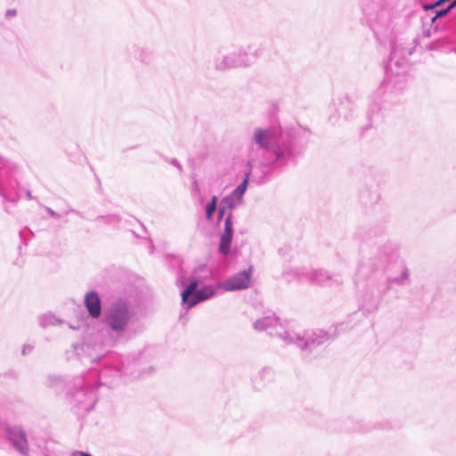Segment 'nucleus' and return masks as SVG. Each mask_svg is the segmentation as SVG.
<instances>
[{
  "label": "nucleus",
  "instance_id": "aec40b11",
  "mask_svg": "<svg viewBox=\"0 0 456 456\" xmlns=\"http://www.w3.org/2000/svg\"><path fill=\"white\" fill-rule=\"evenodd\" d=\"M241 201L237 199L234 195H232V193L224 197L221 200H220V205L222 207H224V209H226L227 211H231L232 209H233L234 208H236L237 206L240 205Z\"/></svg>",
  "mask_w": 456,
  "mask_h": 456
},
{
  "label": "nucleus",
  "instance_id": "a878e982",
  "mask_svg": "<svg viewBox=\"0 0 456 456\" xmlns=\"http://www.w3.org/2000/svg\"><path fill=\"white\" fill-rule=\"evenodd\" d=\"M437 44V50H449L451 47V42L448 38L443 37L436 39Z\"/></svg>",
  "mask_w": 456,
  "mask_h": 456
},
{
  "label": "nucleus",
  "instance_id": "ddd939ff",
  "mask_svg": "<svg viewBox=\"0 0 456 456\" xmlns=\"http://www.w3.org/2000/svg\"><path fill=\"white\" fill-rule=\"evenodd\" d=\"M71 354L69 358H72L74 355L83 364L94 363L102 358V356L94 355V349L87 344L73 345Z\"/></svg>",
  "mask_w": 456,
  "mask_h": 456
},
{
  "label": "nucleus",
  "instance_id": "f257e3e1",
  "mask_svg": "<svg viewBox=\"0 0 456 456\" xmlns=\"http://www.w3.org/2000/svg\"><path fill=\"white\" fill-rule=\"evenodd\" d=\"M250 144L249 166L258 163L263 167L283 168L299 154L296 147L295 131L284 130L279 125L256 127Z\"/></svg>",
  "mask_w": 456,
  "mask_h": 456
},
{
  "label": "nucleus",
  "instance_id": "0eeeda50",
  "mask_svg": "<svg viewBox=\"0 0 456 456\" xmlns=\"http://www.w3.org/2000/svg\"><path fill=\"white\" fill-rule=\"evenodd\" d=\"M283 277L291 281L306 280L321 287L339 288L344 280L340 274H331L323 269L295 268L283 273Z\"/></svg>",
  "mask_w": 456,
  "mask_h": 456
},
{
  "label": "nucleus",
  "instance_id": "20e7f679",
  "mask_svg": "<svg viewBox=\"0 0 456 456\" xmlns=\"http://www.w3.org/2000/svg\"><path fill=\"white\" fill-rule=\"evenodd\" d=\"M413 53V47L395 45L392 48L387 68V78L382 81L373 94L374 100H380L387 92L395 94L405 87V71L407 69V58Z\"/></svg>",
  "mask_w": 456,
  "mask_h": 456
},
{
  "label": "nucleus",
  "instance_id": "4be33fe9",
  "mask_svg": "<svg viewBox=\"0 0 456 456\" xmlns=\"http://www.w3.org/2000/svg\"><path fill=\"white\" fill-rule=\"evenodd\" d=\"M135 58L142 63H150L152 60L151 53L144 48H137L134 51Z\"/></svg>",
  "mask_w": 456,
  "mask_h": 456
},
{
  "label": "nucleus",
  "instance_id": "f704fd0d",
  "mask_svg": "<svg viewBox=\"0 0 456 456\" xmlns=\"http://www.w3.org/2000/svg\"><path fill=\"white\" fill-rule=\"evenodd\" d=\"M110 218V222H112V223H118L119 221L118 218L115 216H112Z\"/></svg>",
  "mask_w": 456,
  "mask_h": 456
},
{
  "label": "nucleus",
  "instance_id": "412c9836",
  "mask_svg": "<svg viewBox=\"0 0 456 456\" xmlns=\"http://www.w3.org/2000/svg\"><path fill=\"white\" fill-rule=\"evenodd\" d=\"M397 284L398 286H406L409 284V272L406 268L403 269L401 275L387 279V285Z\"/></svg>",
  "mask_w": 456,
  "mask_h": 456
},
{
  "label": "nucleus",
  "instance_id": "7ed1b4c3",
  "mask_svg": "<svg viewBox=\"0 0 456 456\" xmlns=\"http://www.w3.org/2000/svg\"><path fill=\"white\" fill-rule=\"evenodd\" d=\"M127 374H133V372L129 370L128 366L124 362H122L120 368H116L112 370L103 369L99 373L96 371H91L87 374L86 378H77L75 379V390L71 395L77 405L81 406L86 411H90L96 401L95 393L94 391V385L91 382L92 379L96 376L98 377V387H111L115 379Z\"/></svg>",
  "mask_w": 456,
  "mask_h": 456
},
{
  "label": "nucleus",
  "instance_id": "72a5a7b5",
  "mask_svg": "<svg viewBox=\"0 0 456 456\" xmlns=\"http://www.w3.org/2000/svg\"><path fill=\"white\" fill-rule=\"evenodd\" d=\"M193 188H194L195 191H200V186H199L197 181L193 182Z\"/></svg>",
  "mask_w": 456,
  "mask_h": 456
},
{
  "label": "nucleus",
  "instance_id": "2eb2a0df",
  "mask_svg": "<svg viewBox=\"0 0 456 456\" xmlns=\"http://www.w3.org/2000/svg\"><path fill=\"white\" fill-rule=\"evenodd\" d=\"M181 296L183 304L186 305L188 309L199 304L200 302H196L200 297L198 293V281L195 280L191 281L186 289L183 290Z\"/></svg>",
  "mask_w": 456,
  "mask_h": 456
},
{
  "label": "nucleus",
  "instance_id": "39448f33",
  "mask_svg": "<svg viewBox=\"0 0 456 456\" xmlns=\"http://www.w3.org/2000/svg\"><path fill=\"white\" fill-rule=\"evenodd\" d=\"M263 53L260 43L252 42L245 47L229 51L221 47L214 57V66L217 70L224 71L236 68H248L253 65Z\"/></svg>",
  "mask_w": 456,
  "mask_h": 456
},
{
  "label": "nucleus",
  "instance_id": "c85d7f7f",
  "mask_svg": "<svg viewBox=\"0 0 456 456\" xmlns=\"http://www.w3.org/2000/svg\"><path fill=\"white\" fill-rule=\"evenodd\" d=\"M167 161L168 163H170L171 165H173L174 167H175L180 173L183 172V167H182V165L180 164V162L176 159H167Z\"/></svg>",
  "mask_w": 456,
  "mask_h": 456
},
{
  "label": "nucleus",
  "instance_id": "9b49d317",
  "mask_svg": "<svg viewBox=\"0 0 456 456\" xmlns=\"http://www.w3.org/2000/svg\"><path fill=\"white\" fill-rule=\"evenodd\" d=\"M291 335L294 337L292 343L297 344L304 351H312L316 346H322L330 339V336L323 330L305 332L301 335L299 332L292 330Z\"/></svg>",
  "mask_w": 456,
  "mask_h": 456
},
{
  "label": "nucleus",
  "instance_id": "f03ea898",
  "mask_svg": "<svg viewBox=\"0 0 456 456\" xmlns=\"http://www.w3.org/2000/svg\"><path fill=\"white\" fill-rule=\"evenodd\" d=\"M103 324L117 342H126L141 333L143 326L124 301L112 303L104 312Z\"/></svg>",
  "mask_w": 456,
  "mask_h": 456
},
{
  "label": "nucleus",
  "instance_id": "7c9ffc66",
  "mask_svg": "<svg viewBox=\"0 0 456 456\" xmlns=\"http://www.w3.org/2000/svg\"><path fill=\"white\" fill-rule=\"evenodd\" d=\"M16 14H17V12H16L15 9H9L5 12V17L6 18H12V17L16 16Z\"/></svg>",
  "mask_w": 456,
  "mask_h": 456
},
{
  "label": "nucleus",
  "instance_id": "423d86ee",
  "mask_svg": "<svg viewBox=\"0 0 456 456\" xmlns=\"http://www.w3.org/2000/svg\"><path fill=\"white\" fill-rule=\"evenodd\" d=\"M362 10L377 39L380 42L387 40L394 30L392 11L375 2H363Z\"/></svg>",
  "mask_w": 456,
  "mask_h": 456
},
{
  "label": "nucleus",
  "instance_id": "473e14b6",
  "mask_svg": "<svg viewBox=\"0 0 456 456\" xmlns=\"http://www.w3.org/2000/svg\"><path fill=\"white\" fill-rule=\"evenodd\" d=\"M46 211L51 216H53L54 218L60 217V215L58 213H56L55 211H53V209H51L50 208H46Z\"/></svg>",
  "mask_w": 456,
  "mask_h": 456
},
{
  "label": "nucleus",
  "instance_id": "c756f323",
  "mask_svg": "<svg viewBox=\"0 0 456 456\" xmlns=\"http://www.w3.org/2000/svg\"><path fill=\"white\" fill-rule=\"evenodd\" d=\"M437 42L436 40L426 45V49L428 50V51H436L437 50Z\"/></svg>",
  "mask_w": 456,
  "mask_h": 456
},
{
  "label": "nucleus",
  "instance_id": "c9c22d12",
  "mask_svg": "<svg viewBox=\"0 0 456 456\" xmlns=\"http://www.w3.org/2000/svg\"><path fill=\"white\" fill-rule=\"evenodd\" d=\"M27 196H28V199L32 198L31 193L29 191L27 192Z\"/></svg>",
  "mask_w": 456,
  "mask_h": 456
},
{
  "label": "nucleus",
  "instance_id": "5701e85b",
  "mask_svg": "<svg viewBox=\"0 0 456 456\" xmlns=\"http://www.w3.org/2000/svg\"><path fill=\"white\" fill-rule=\"evenodd\" d=\"M379 256H384L386 261H391L397 257L396 250L390 245H385L379 249Z\"/></svg>",
  "mask_w": 456,
  "mask_h": 456
},
{
  "label": "nucleus",
  "instance_id": "f8f14e48",
  "mask_svg": "<svg viewBox=\"0 0 456 456\" xmlns=\"http://www.w3.org/2000/svg\"><path fill=\"white\" fill-rule=\"evenodd\" d=\"M253 268L249 266L248 269L240 271L230 278L217 283L218 289L225 291H235L248 289L250 284Z\"/></svg>",
  "mask_w": 456,
  "mask_h": 456
},
{
  "label": "nucleus",
  "instance_id": "6ab92c4d",
  "mask_svg": "<svg viewBox=\"0 0 456 456\" xmlns=\"http://www.w3.org/2000/svg\"><path fill=\"white\" fill-rule=\"evenodd\" d=\"M217 288H218L217 285L216 286L207 285V286H204L203 288L198 289L200 297L198 298V300H196V302H203L205 300L211 298L212 297H214L216 294Z\"/></svg>",
  "mask_w": 456,
  "mask_h": 456
},
{
  "label": "nucleus",
  "instance_id": "a211bd4d",
  "mask_svg": "<svg viewBox=\"0 0 456 456\" xmlns=\"http://www.w3.org/2000/svg\"><path fill=\"white\" fill-rule=\"evenodd\" d=\"M273 376V371L270 368H263L253 379L252 382L256 389L264 387L265 381H269Z\"/></svg>",
  "mask_w": 456,
  "mask_h": 456
},
{
  "label": "nucleus",
  "instance_id": "cd10ccee",
  "mask_svg": "<svg viewBox=\"0 0 456 456\" xmlns=\"http://www.w3.org/2000/svg\"><path fill=\"white\" fill-rule=\"evenodd\" d=\"M33 350H34V346L33 345L25 344L22 346L21 354H22V355H27V354H30Z\"/></svg>",
  "mask_w": 456,
  "mask_h": 456
},
{
  "label": "nucleus",
  "instance_id": "6e6552de",
  "mask_svg": "<svg viewBox=\"0 0 456 456\" xmlns=\"http://www.w3.org/2000/svg\"><path fill=\"white\" fill-rule=\"evenodd\" d=\"M253 327L257 331H265L270 336L279 338L286 344L294 341V337L291 335L292 330H289L275 314L257 319L253 323Z\"/></svg>",
  "mask_w": 456,
  "mask_h": 456
},
{
  "label": "nucleus",
  "instance_id": "9d476101",
  "mask_svg": "<svg viewBox=\"0 0 456 456\" xmlns=\"http://www.w3.org/2000/svg\"><path fill=\"white\" fill-rule=\"evenodd\" d=\"M224 218V231L220 236L218 250L220 254L227 256L230 252L231 244L233 237L232 213L231 211L227 212V210L224 209V207H222L219 204L217 221L220 222Z\"/></svg>",
  "mask_w": 456,
  "mask_h": 456
},
{
  "label": "nucleus",
  "instance_id": "dca6fc26",
  "mask_svg": "<svg viewBox=\"0 0 456 456\" xmlns=\"http://www.w3.org/2000/svg\"><path fill=\"white\" fill-rule=\"evenodd\" d=\"M445 0H439L433 5H424V9L427 11V13L424 17H422V25L423 26H430L431 28H434V31H436L439 23H438V18H435V12L434 8L438 7L442 2H444Z\"/></svg>",
  "mask_w": 456,
  "mask_h": 456
},
{
  "label": "nucleus",
  "instance_id": "2f4dec72",
  "mask_svg": "<svg viewBox=\"0 0 456 456\" xmlns=\"http://www.w3.org/2000/svg\"><path fill=\"white\" fill-rule=\"evenodd\" d=\"M71 456H92L88 452H81V451H75L71 453Z\"/></svg>",
  "mask_w": 456,
  "mask_h": 456
},
{
  "label": "nucleus",
  "instance_id": "4468645a",
  "mask_svg": "<svg viewBox=\"0 0 456 456\" xmlns=\"http://www.w3.org/2000/svg\"><path fill=\"white\" fill-rule=\"evenodd\" d=\"M84 304L89 315L97 319L102 314V302L99 295L95 291H89L86 294Z\"/></svg>",
  "mask_w": 456,
  "mask_h": 456
},
{
  "label": "nucleus",
  "instance_id": "f3484780",
  "mask_svg": "<svg viewBox=\"0 0 456 456\" xmlns=\"http://www.w3.org/2000/svg\"><path fill=\"white\" fill-rule=\"evenodd\" d=\"M37 322L41 328L46 329L49 327L61 325L63 323V321L54 314L48 313L39 315L37 317Z\"/></svg>",
  "mask_w": 456,
  "mask_h": 456
},
{
  "label": "nucleus",
  "instance_id": "1a4fd4ad",
  "mask_svg": "<svg viewBox=\"0 0 456 456\" xmlns=\"http://www.w3.org/2000/svg\"><path fill=\"white\" fill-rule=\"evenodd\" d=\"M3 430L9 444L22 456L29 454V445L25 430L18 425L3 424Z\"/></svg>",
  "mask_w": 456,
  "mask_h": 456
},
{
  "label": "nucleus",
  "instance_id": "393cba45",
  "mask_svg": "<svg viewBox=\"0 0 456 456\" xmlns=\"http://www.w3.org/2000/svg\"><path fill=\"white\" fill-rule=\"evenodd\" d=\"M217 197L212 196L210 201L206 206V218L211 220L217 207Z\"/></svg>",
  "mask_w": 456,
  "mask_h": 456
},
{
  "label": "nucleus",
  "instance_id": "b1692460",
  "mask_svg": "<svg viewBox=\"0 0 456 456\" xmlns=\"http://www.w3.org/2000/svg\"><path fill=\"white\" fill-rule=\"evenodd\" d=\"M248 175H249V173L246 174V176L245 178L243 179V181L240 183V185H238L232 192V195H234L237 199H239L240 201L242 200V196L243 194L245 193L246 190H247V186H248Z\"/></svg>",
  "mask_w": 456,
  "mask_h": 456
},
{
  "label": "nucleus",
  "instance_id": "bb28decb",
  "mask_svg": "<svg viewBox=\"0 0 456 456\" xmlns=\"http://www.w3.org/2000/svg\"><path fill=\"white\" fill-rule=\"evenodd\" d=\"M433 32L434 31V28H431L430 26H423V29H422V36L424 37H430L432 35H433Z\"/></svg>",
  "mask_w": 456,
  "mask_h": 456
}]
</instances>
